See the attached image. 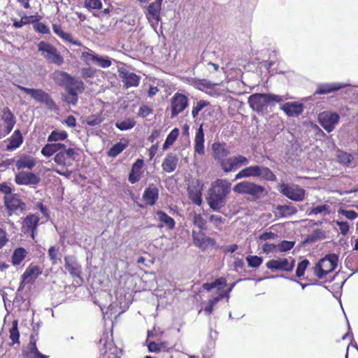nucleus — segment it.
Masks as SVG:
<instances>
[{"label":"nucleus","mask_w":358,"mask_h":358,"mask_svg":"<svg viewBox=\"0 0 358 358\" xmlns=\"http://www.w3.org/2000/svg\"><path fill=\"white\" fill-rule=\"evenodd\" d=\"M213 157L224 173L235 171L249 162L247 157L238 155L227 157L230 150L224 142H215L212 145Z\"/></svg>","instance_id":"1"},{"label":"nucleus","mask_w":358,"mask_h":358,"mask_svg":"<svg viewBox=\"0 0 358 358\" xmlns=\"http://www.w3.org/2000/svg\"><path fill=\"white\" fill-rule=\"evenodd\" d=\"M52 80L66 92L64 98V101L69 105L76 106L78 101V94L83 93L85 90L84 83L62 71H55Z\"/></svg>","instance_id":"2"},{"label":"nucleus","mask_w":358,"mask_h":358,"mask_svg":"<svg viewBox=\"0 0 358 358\" xmlns=\"http://www.w3.org/2000/svg\"><path fill=\"white\" fill-rule=\"evenodd\" d=\"M231 189V183L227 179H216L207 191L206 199L210 208L220 212L227 203Z\"/></svg>","instance_id":"3"},{"label":"nucleus","mask_w":358,"mask_h":358,"mask_svg":"<svg viewBox=\"0 0 358 358\" xmlns=\"http://www.w3.org/2000/svg\"><path fill=\"white\" fill-rule=\"evenodd\" d=\"M284 101L282 96L274 94L255 93L248 97L250 107L258 113H263L266 110L268 105H274Z\"/></svg>","instance_id":"4"},{"label":"nucleus","mask_w":358,"mask_h":358,"mask_svg":"<svg viewBox=\"0 0 358 358\" xmlns=\"http://www.w3.org/2000/svg\"><path fill=\"white\" fill-rule=\"evenodd\" d=\"M256 177L260 180L274 182L277 180L276 176L267 166L252 165L241 170L236 176L235 180L244 178Z\"/></svg>","instance_id":"5"},{"label":"nucleus","mask_w":358,"mask_h":358,"mask_svg":"<svg viewBox=\"0 0 358 358\" xmlns=\"http://www.w3.org/2000/svg\"><path fill=\"white\" fill-rule=\"evenodd\" d=\"M17 87L25 94L30 95V96L36 102L43 103L50 110H56L59 109L51 96L43 90L27 88L20 85H17Z\"/></svg>","instance_id":"6"},{"label":"nucleus","mask_w":358,"mask_h":358,"mask_svg":"<svg viewBox=\"0 0 358 358\" xmlns=\"http://www.w3.org/2000/svg\"><path fill=\"white\" fill-rule=\"evenodd\" d=\"M233 191L238 194L250 195L254 199L262 198L267 194L264 186L250 181L237 183L234 186Z\"/></svg>","instance_id":"7"},{"label":"nucleus","mask_w":358,"mask_h":358,"mask_svg":"<svg viewBox=\"0 0 358 358\" xmlns=\"http://www.w3.org/2000/svg\"><path fill=\"white\" fill-rule=\"evenodd\" d=\"M337 262V255L335 254L327 255L316 264L313 268V273L319 279H323L336 268Z\"/></svg>","instance_id":"8"},{"label":"nucleus","mask_w":358,"mask_h":358,"mask_svg":"<svg viewBox=\"0 0 358 358\" xmlns=\"http://www.w3.org/2000/svg\"><path fill=\"white\" fill-rule=\"evenodd\" d=\"M38 50L50 64L61 66L64 63V57L57 48L51 43L41 41L38 44Z\"/></svg>","instance_id":"9"},{"label":"nucleus","mask_w":358,"mask_h":358,"mask_svg":"<svg viewBox=\"0 0 358 358\" xmlns=\"http://www.w3.org/2000/svg\"><path fill=\"white\" fill-rule=\"evenodd\" d=\"M3 201L8 216H12L13 214L19 215V213H22L26 210V203L18 194L10 193L8 195H5Z\"/></svg>","instance_id":"10"},{"label":"nucleus","mask_w":358,"mask_h":358,"mask_svg":"<svg viewBox=\"0 0 358 358\" xmlns=\"http://www.w3.org/2000/svg\"><path fill=\"white\" fill-rule=\"evenodd\" d=\"M278 191L288 199L294 201L305 199L306 192L297 185L281 183L278 186Z\"/></svg>","instance_id":"11"},{"label":"nucleus","mask_w":358,"mask_h":358,"mask_svg":"<svg viewBox=\"0 0 358 358\" xmlns=\"http://www.w3.org/2000/svg\"><path fill=\"white\" fill-rule=\"evenodd\" d=\"M40 217L36 214L30 213L24 217L21 223V231L27 237L34 240L37 234V228Z\"/></svg>","instance_id":"12"},{"label":"nucleus","mask_w":358,"mask_h":358,"mask_svg":"<svg viewBox=\"0 0 358 358\" xmlns=\"http://www.w3.org/2000/svg\"><path fill=\"white\" fill-rule=\"evenodd\" d=\"M76 155H78V153L75 148H62V150L55 155L54 162L60 166L65 167L71 166L76 160Z\"/></svg>","instance_id":"13"},{"label":"nucleus","mask_w":358,"mask_h":358,"mask_svg":"<svg viewBox=\"0 0 358 358\" xmlns=\"http://www.w3.org/2000/svg\"><path fill=\"white\" fill-rule=\"evenodd\" d=\"M188 102L186 95L176 92L171 99V117H175L183 112L188 106Z\"/></svg>","instance_id":"14"},{"label":"nucleus","mask_w":358,"mask_h":358,"mask_svg":"<svg viewBox=\"0 0 358 358\" xmlns=\"http://www.w3.org/2000/svg\"><path fill=\"white\" fill-rule=\"evenodd\" d=\"M295 260L292 257L278 259H271L266 264V267L271 271L290 272L293 270Z\"/></svg>","instance_id":"15"},{"label":"nucleus","mask_w":358,"mask_h":358,"mask_svg":"<svg viewBox=\"0 0 358 358\" xmlns=\"http://www.w3.org/2000/svg\"><path fill=\"white\" fill-rule=\"evenodd\" d=\"M192 240L195 246L202 250H206L209 248L215 246L216 241L214 238L206 236L204 232L201 230L196 231H192Z\"/></svg>","instance_id":"16"},{"label":"nucleus","mask_w":358,"mask_h":358,"mask_svg":"<svg viewBox=\"0 0 358 358\" xmlns=\"http://www.w3.org/2000/svg\"><path fill=\"white\" fill-rule=\"evenodd\" d=\"M203 184L199 180H192L187 187L188 196L196 205L202 204V191Z\"/></svg>","instance_id":"17"},{"label":"nucleus","mask_w":358,"mask_h":358,"mask_svg":"<svg viewBox=\"0 0 358 358\" xmlns=\"http://www.w3.org/2000/svg\"><path fill=\"white\" fill-rule=\"evenodd\" d=\"M340 116L336 113L324 112L319 115L321 126L327 131L331 132L338 123Z\"/></svg>","instance_id":"18"},{"label":"nucleus","mask_w":358,"mask_h":358,"mask_svg":"<svg viewBox=\"0 0 358 358\" xmlns=\"http://www.w3.org/2000/svg\"><path fill=\"white\" fill-rule=\"evenodd\" d=\"M40 181L38 174L29 171L19 172L15 177V182L19 185H37Z\"/></svg>","instance_id":"19"},{"label":"nucleus","mask_w":358,"mask_h":358,"mask_svg":"<svg viewBox=\"0 0 358 358\" xmlns=\"http://www.w3.org/2000/svg\"><path fill=\"white\" fill-rule=\"evenodd\" d=\"M81 59L87 65H90V62H93L102 68H108L112 64L111 60L108 57H100L93 53L92 51L91 52H82Z\"/></svg>","instance_id":"20"},{"label":"nucleus","mask_w":358,"mask_h":358,"mask_svg":"<svg viewBox=\"0 0 358 358\" xmlns=\"http://www.w3.org/2000/svg\"><path fill=\"white\" fill-rule=\"evenodd\" d=\"M64 267L73 279L78 278L82 280L81 265L78 262L74 256L67 255L64 257Z\"/></svg>","instance_id":"21"},{"label":"nucleus","mask_w":358,"mask_h":358,"mask_svg":"<svg viewBox=\"0 0 358 358\" xmlns=\"http://www.w3.org/2000/svg\"><path fill=\"white\" fill-rule=\"evenodd\" d=\"M1 119L3 122L5 134L7 135L11 132L16 123L15 117L8 107H5L1 110Z\"/></svg>","instance_id":"22"},{"label":"nucleus","mask_w":358,"mask_h":358,"mask_svg":"<svg viewBox=\"0 0 358 358\" xmlns=\"http://www.w3.org/2000/svg\"><path fill=\"white\" fill-rule=\"evenodd\" d=\"M159 199V189L154 184L145 188L143 194V200L146 205L154 206Z\"/></svg>","instance_id":"23"},{"label":"nucleus","mask_w":358,"mask_h":358,"mask_svg":"<svg viewBox=\"0 0 358 358\" xmlns=\"http://www.w3.org/2000/svg\"><path fill=\"white\" fill-rule=\"evenodd\" d=\"M280 109L289 117H297L302 113L303 106L297 102H288L282 105Z\"/></svg>","instance_id":"24"},{"label":"nucleus","mask_w":358,"mask_h":358,"mask_svg":"<svg viewBox=\"0 0 358 358\" xmlns=\"http://www.w3.org/2000/svg\"><path fill=\"white\" fill-rule=\"evenodd\" d=\"M41 273L42 268L37 264L31 263L22 275V278H24L25 282H31L33 283Z\"/></svg>","instance_id":"25"},{"label":"nucleus","mask_w":358,"mask_h":358,"mask_svg":"<svg viewBox=\"0 0 358 358\" xmlns=\"http://www.w3.org/2000/svg\"><path fill=\"white\" fill-rule=\"evenodd\" d=\"M143 164L144 162L143 159H138L132 164L131 169L128 178V180L131 184H134L140 180L143 174L142 168Z\"/></svg>","instance_id":"26"},{"label":"nucleus","mask_w":358,"mask_h":358,"mask_svg":"<svg viewBox=\"0 0 358 358\" xmlns=\"http://www.w3.org/2000/svg\"><path fill=\"white\" fill-rule=\"evenodd\" d=\"M24 141V138L20 129L14 131L13 134L7 139V145L6 150L7 151H13L21 146Z\"/></svg>","instance_id":"27"},{"label":"nucleus","mask_w":358,"mask_h":358,"mask_svg":"<svg viewBox=\"0 0 358 358\" xmlns=\"http://www.w3.org/2000/svg\"><path fill=\"white\" fill-rule=\"evenodd\" d=\"M194 152L199 154L201 156L205 154L204 148V132L203 129V124H201L199 129L196 130L194 145Z\"/></svg>","instance_id":"28"},{"label":"nucleus","mask_w":358,"mask_h":358,"mask_svg":"<svg viewBox=\"0 0 358 358\" xmlns=\"http://www.w3.org/2000/svg\"><path fill=\"white\" fill-rule=\"evenodd\" d=\"M53 32L64 41L69 42L73 45H80V42L74 41L71 33L65 32L60 24L53 23L52 24Z\"/></svg>","instance_id":"29"},{"label":"nucleus","mask_w":358,"mask_h":358,"mask_svg":"<svg viewBox=\"0 0 358 358\" xmlns=\"http://www.w3.org/2000/svg\"><path fill=\"white\" fill-rule=\"evenodd\" d=\"M156 215L158 217L159 224L158 227H166L169 230H173L176 227V222L173 217L162 210H157Z\"/></svg>","instance_id":"30"},{"label":"nucleus","mask_w":358,"mask_h":358,"mask_svg":"<svg viewBox=\"0 0 358 358\" xmlns=\"http://www.w3.org/2000/svg\"><path fill=\"white\" fill-rule=\"evenodd\" d=\"M36 164L35 158L28 155H22L15 162L16 169L20 171L24 169L31 170Z\"/></svg>","instance_id":"31"},{"label":"nucleus","mask_w":358,"mask_h":358,"mask_svg":"<svg viewBox=\"0 0 358 358\" xmlns=\"http://www.w3.org/2000/svg\"><path fill=\"white\" fill-rule=\"evenodd\" d=\"M178 164V158L176 155L169 153L164 159L162 167L164 171L166 173H171L176 169Z\"/></svg>","instance_id":"32"},{"label":"nucleus","mask_w":358,"mask_h":358,"mask_svg":"<svg viewBox=\"0 0 358 358\" xmlns=\"http://www.w3.org/2000/svg\"><path fill=\"white\" fill-rule=\"evenodd\" d=\"M62 148H66V145L62 143L45 144L41 150V154L45 157H50L57 154Z\"/></svg>","instance_id":"33"},{"label":"nucleus","mask_w":358,"mask_h":358,"mask_svg":"<svg viewBox=\"0 0 358 358\" xmlns=\"http://www.w3.org/2000/svg\"><path fill=\"white\" fill-rule=\"evenodd\" d=\"M344 87L340 83H324L318 85L315 94H327L332 92L338 91Z\"/></svg>","instance_id":"34"},{"label":"nucleus","mask_w":358,"mask_h":358,"mask_svg":"<svg viewBox=\"0 0 358 358\" xmlns=\"http://www.w3.org/2000/svg\"><path fill=\"white\" fill-rule=\"evenodd\" d=\"M129 141L127 139H121L120 142L113 145L107 152L109 157L115 158L120 155L128 146Z\"/></svg>","instance_id":"35"},{"label":"nucleus","mask_w":358,"mask_h":358,"mask_svg":"<svg viewBox=\"0 0 358 358\" xmlns=\"http://www.w3.org/2000/svg\"><path fill=\"white\" fill-rule=\"evenodd\" d=\"M161 1L153 2L148 7L147 17L158 21L159 19V10L161 9Z\"/></svg>","instance_id":"36"},{"label":"nucleus","mask_w":358,"mask_h":358,"mask_svg":"<svg viewBox=\"0 0 358 358\" xmlns=\"http://www.w3.org/2000/svg\"><path fill=\"white\" fill-rule=\"evenodd\" d=\"M27 255V251L22 247L17 248L12 255V264L14 266L20 265Z\"/></svg>","instance_id":"37"},{"label":"nucleus","mask_w":358,"mask_h":358,"mask_svg":"<svg viewBox=\"0 0 358 358\" xmlns=\"http://www.w3.org/2000/svg\"><path fill=\"white\" fill-rule=\"evenodd\" d=\"M336 159L339 164L348 167L350 166L351 162L353 161L354 157L350 153L343 150H338Z\"/></svg>","instance_id":"38"},{"label":"nucleus","mask_w":358,"mask_h":358,"mask_svg":"<svg viewBox=\"0 0 358 358\" xmlns=\"http://www.w3.org/2000/svg\"><path fill=\"white\" fill-rule=\"evenodd\" d=\"M148 349L150 352H159L161 351L169 352L170 350L168 348V342L162 341L160 343H156L151 341L148 345Z\"/></svg>","instance_id":"39"},{"label":"nucleus","mask_w":358,"mask_h":358,"mask_svg":"<svg viewBox=\"0 0 358 358\" xmlns=\"http://www.w3.org/2000/svg\"><path fill=\"white\" fill-rule=\"evenodd\" d=\"M277 213L280 217H289L297 212L296 208L290 205H279L276 207Z\"/></svg>","instance_id":"40"},{"label":"nucleus","mask_w":358,"mask_h":358,"mask_svg":"<svg viewBox=\"0 0 358 358\" xmlns=\"http://www.w3.org/2000/svg\"><path fill=\"white\" fill-rule=\"evenodd\" d=\"M180 131L178 128H174L169 134L166 139L163 145V150H167L171 145H172L178 138Z\"/></svg>","instance_id":"41"},{"label":"nucleus","mask_w":358,"mask_h":358,"mask_svg":"<svg viewBox=\"0 0 358 358\" xmlns=\"http://www.w3.org/2000/svg\"><path fill=\"white\" fill-rule=\"evenodd\" d=\"M68 134L66 131L53 130L48 137V142H57L67 138Z\"/></svg>","instance_id":"42"},{"label":"nucleus","mask_w":358,"mask_h":358,"mask_svg":"<svg viewBox=\"0 0 358 358\" xmlns=\"http://www.w3.org/2000/svg\"><path fill=\"white\" fill-rule=\"evenodd\" d=\"M124 86L127 88L137 87L139 85L140 76L134 73H129L124 76Z\"/></svg>","instance_id":"43"},{"label":"nucleus","mask_w":358,"mask_h":358,"mask_svg":"<svg viewBox=\"0 0 358 358\" xmlns=\"http://www.w3.org/2000/svg\"><path fill=\"white\" fill-rule=\"evenodd\" d=\"M227 285V280L224 278H217L212 282L203 283L202 287L206 291H210L216 287L220 286V289L224 288Z\"/></svg>","instance_id":"44"},{"label":"nucleus","mask_w":358,"mask_h":358,"mask_svg":"<svg viewBox=\"0 0 358 358\" xmlns=\"http://www.w3.org/2000/svg\"><path fill=\"white\" fill-rule=\"evenodd\" d=\"M48 254L52 265L57 264L58 262L61 260L60 252L58 247L51 246L48 249Z\"/></svg>","instance_id":"45"},{"label":"nucleus","mask_w":358,"mask_h":358,"mask_svg":"<svg viewBox=\"0 0 358 358\" xmlns=\"http://www.w3.org/2000/svg\"><path fill=\"white\" fill-rule=\"evenodd\" d=\"M222 81L212 82L206 79H198L196 81V84L200 90L204 89H213L215 86L220 85Z\"/></svg>","instance_id":"46"},{"label":"nucleus","mask_w":358,"mask_h":358,"mask_svg":"<svg viewBox=\"0 0 358 358\" xmlns=\"http://www.w3.org/2000/svg\"><path fill=\"white\" fill-rule=\"evenodd\" d=\"M192 222L199 230L203 231L206 229L207 222L201 214L194 213L192 215Z\"/></svg>","instance_id":"47"},{"label":"nucleus","mask_w":358,"mask_h":358,"mask_svg":"<svg viewBox=\"0 0 358 358\" xmlns=\"http://www.w3.org/2000/svg\"><path fill=\"white\" fill-rule=\"evenodd\" d=\"M136 125V121L133 119H127L115 124L117 128L121 131H125L133 128Z\"/></svg>","instance_id":"48"},{"label":"nucleus","mask_w":358,"mask_h":358,"mask_svg":"<svg viewBox=\"0 0 358 358\" xmlns=\"http://www.w3.org/2000/svg\"><path fill=\"white\" fill-rule=\"evenodd\" d=\"M86 123L89 126H96L103 121V117L101 114L91 115L86 117Z\"/></svg>","instance_id":"49"},{"label":"nucleus","mask_w":358,"mask_h":358,"mask_svg":"<svg viewBox=\"0 0 358 358\" xmlns=\"http://www.w3.org/2000/svg\"><path fill=\"white\" fill-rule=\"evenodd\" d=\"M154 112L153 108L147 105V104H143L140 106L138 111L137 113V117H141V118H145L148 116L152 115Z\"/></svg>","instance_id":"50"},{"label":"nucleus","mask_w":358,"mask_h":358,"mask_svg":"<svg viewBox=\"0 0 358 358\" xmlns=\"http://www.w3.org/2000/svg\"><path fill=\"white\" fill-rule=\"evenodd\" d=\"M209 105L210 102L205 100H199V101H197L196 103L193 106L192 110V117H196L203 108Z\"/></svg>","instance_id":"51"},{"label":"nucleus","mask_w":358,"mask_h":358,"mask_svg":"<svg viewBox=\"0 0 358 358\" xmlns=\"http://www.w3.org/2000/svg\"><path fill=\"white\" fill-rule=\"evenodd\" d=\"M34 29L39 34H49L50 33L49 27L44 23L36 21L33 23Z\"/></svg>","instance_id":"52"},{"label":"nucleus","mask_w":358,"mask_h":358,"mask_svg":"<svg viewBox=\"0 0 358 358\" xmlns=\"http://www.w3.org/2000/svg\"><path fill=\"white\" fill-rule=\"evenodd\" d=\"M20 333L17 329V322H13V327L10 329V338L12 340V344L19 343Z\"/></svg>","instance_id":"53"},{"label":"nucleus","mask_w":358,"mask_h":358,"mask_svg":"<svg viewBox=\"0 0 358 358\" xmlns=\"http://www.w3.org/2000/svg\"><path fill=\"white\" fill-rule=\"evenodd\" d=\"M246 261L248 262V266L251 268H258L263 262L262 258L257 255L248 256L246 257Z\"/></svg>","instance_id":"54"},{"label":"nucleus","mask_w":358,"mask_h":358,"mask_svg":"<svg viewBox=\"0 0 358 358\" xmlns=\"http://www.w3.org/2000/svg\"><path fill=\"white\" fill-rule=\"evenodd\" d=\"M310 262L308 259H305L300 262L296 267V276L301 278L304 275L305 271L306 270Z\"/></svg>","instance_id":"55"},{"label":"nucleus","mask_w":358,"mask_h":358,"mask_svg":"<svg viewBox=\"0 0 358 358\" xmlns=\"http://www.w3.org/2000/svg\"><path fill=\"white\" fill-rule=\"evenodd\" d=\"M84 6L89 10H98L101 8L102 3L100 0H85Z\"/></svg>","instance_id":"56"},{"label":"nucleus","mask_w":358,"mask_h":358,"mask_svg":"<svg viewBox=\"0 0 358 358\" xmlns=\"http://www.w3.org/2000/svg\"><path fill=\"white\" fill-rule=\"evenodd\" d=\"M322 212H325L326 213H329V206L327 205L324 204L314 207L310 210V211L308 213V215H317Z\"/></svg>","instance_id":"57"},{"label":"nucleus","mask_w":358,"mask_h":358,"mask_svg":"<svg viewBox=\"0 0 358 358\" xmlns=\"http://www.w3.org/2000/svg\"><path fill=\"white\" fill-rule=\"evenodd\" d=\"M33 354H39V351L36 346V341L34 339V336H31L30 337V342L29 344V351L26 353L25 357L31 355Z\"/></svg>","instance_id":"58"},{"label":"nucleus","mask_w":358,"mask_h":358,"mask_svg":"<svg viewBox=\"0 0 358 358\" xmlns=\"http://www.w3.org/2000/svg\"><path fill=\"white\" fill-rule=\"evenodd\" d=\"M294 241H282L279 245V250L280 252H287L293 248L294 245Z\"/></svg>","instance_id":"59"},{"label":"nucleus","mask_w":358,"mask_h":358,"mask_svg":"<svg viewBox=\"0 0 358 358\" xmlns=\"http://www.w3.org/2000/svg\"><path fill=\"white\" fill-rule=\"evenodd\" d=\"M80 74L83 78H90L95 76L96 71L91 67L83 68Z\"/></svg>","instance_id":"60"},{"label":"nucleus","mask_w":358,"mask_h":358,"mask_svg":"<svg viewBox=\"0 0 358 358\" xmlns=\"http://www.w3.org/2000/svg\"><path fill=\"white\" fill-rule=\"evenodd\" d=\"M338 213L340 214L345 215V217L349 220H355L358 217L357 213L353 210H346L340 209L338 210Z\"/></svg>","instance_id":"61"},{"label":"nucleus","mask_w":358,"mask_h":358,"mask_svg":"<svg viewBox=\"0 0 358 358\" xmlns=\"http://www.w3.org/2000/svg\"><path fill=\"white\" fill-rule=\"evenodd\" d=\"M336 224L338 226L341 233L343 235H346L349 231V225L347 222L337 221Z\"/></svg>","instance_id":"62"},{"label":"nucleus","mask_w":358,"mask_h":358,"mask_svg":"<svg viewBox=\"0 0 358 358\" xmlns=\"http://www.w3.org/2000/svg\"><path fill=\"white\" fill-rule=\"evenodd\" d=\"M8 239L7 238L6 231L0 228V249L2 248L8 243Z\"/></svg>","instance_id":"63"},{"label":"nucleus","mask_w":358,"mask_h":358,"mask_svg":"<svg viewBox=\"0 0 358 358\" xmlns=\"http://www.w3.org/2000/svg\"><path fill=\"white\" fill-rule=\"evenodd\" d=\"M276 247L277 245H275L274 243H264L262 245V250L264 252L268 254L271 252H273L275 250Z\"/></svg>","instance_id":"64"}]
</instances>
